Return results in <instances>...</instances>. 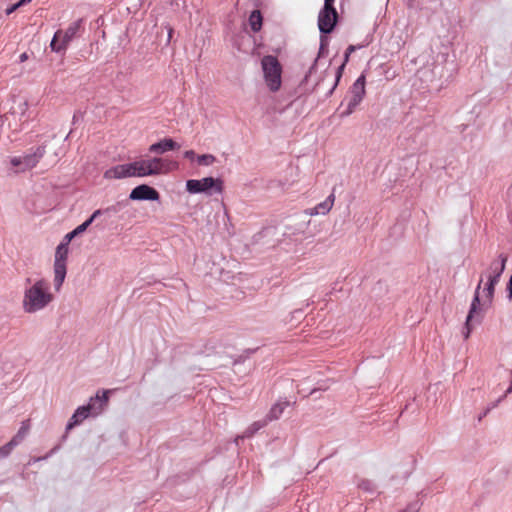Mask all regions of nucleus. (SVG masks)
I'll list each match as a JSON object with an SVG mask.
<instances>
[{"label":"nucleus","instance_id":"7c9ffc66","mask_svg":"<svg viewBox=\"0 0 512 512\" xmlns=\"http://www.w3.org/2000/svg\"><path fill=\"white\" fill-rule=\"evenodd\" d=\"M28 59V54L26 52L20 54L19 60L20 62H25Z\"/></svg>","mask_w":512,"mask_h":512},{"label":"nucleus","instance_id":"6ab92c4d","mask_svg":"<svg viewBox=\"0 0 512 512\" xmlns=\"http://www.w3.org/2000/svg\"><path fill=\"white\" fill-rule=\"evenodd\" d=\"M30 429L28 421L22 422L21 427L15 434V436L9 441L14 447L18 446L27 436Z\"/></svg>","mask_w":512,"mask_h":512},{"label":"nucleus","instance_id":"f8f14e48","mask_svg":"<svg viewBox=\"0 0 512 512\" xmlns=\"http://www.w3.org/2000/svg\"><path fill=\"white\" fill-rule=\"evenodd\" d=\"M103 177L106 180H121L138 177L136 163L133 161L112 166L104 172Z\"/></svg>","mask_w":512,"mask_h":512},{"label":"nucleus","instance_id":"423d86ee","mask_svg":"<svg viewBox=\"0 0 512 512\" xmlns=\"http://www.w3.org/2000/svg\"><path fill=\"white\" fill-rule=\"evenodd\" d=\"M484 283L483 276L480 278V281L475 289L474 296L470 305V309L465 321V327L463 331V336L465 339H468L473 325L472 322L475 320L476 322H480L485 311L490 307L491 304H485V299L481 300V289L482 284Z\"/></svg>","mask_w":512,"mask_h":512},{"label":"nucleus","instance_id":"9b49d317","mask_svg":"<svg viewBox=\"0 0 512 512\" xmlns=\"http://www.w3.org/2000/svg\"><path fill=\"white\" fill-rule=\"evenodd\" d=\"M79 26V22H74L66 30H57L50 43L51 50L57 53L65 51L69 43L75 37Z\"/></svg>","mask_w":512,"mask_h":512},{"label":"nucleus","instance_id":"2eb2a0df","mask_svg":"<svg viewBox=\"0 0 512 512\" xmlns=\"http://www.w3.org/2000/svg\"><path fill=\"white\" fill-rule=\"evenodd\" d=\"M506 262L507 256H505L504 254H500L497 259L493 260L490 263L489 267L486 269L484 273V277L487 280L499 282V279L505 270Z\"/></svg>","mask_w":512,"mask_h":512},{"label":"nucleus","instance_id":"aec40b11","mask_svg":"<svg viewBox=\"0 0 512 512\" xmlns=\"http://www.w3.org/2000/svg\"><path fill=\"white\" fill-rule=\"evenodd\" d=\"M262 15L259 10H254L249 16V25L253 32H258L262 27Z\"/></svg>","mask_w":512,"mask_h":512},{"label":"nucleus","instance_id":"1a4fd4ad","mask_svg":"<svg viewBox=\"0 0 512 512\" xmlns=\"http://www.w3.org/2000/svg\"><path fill=\"white\" fill-rule=\"evenodd\" d=\"M365 83L366 81L364 75L359 76L355 80L350 90L348 91L346 99L341 103V107H344V109L340 112L341 118H345L351 115L357 106L362 102L366 92Z\"/></svg>","mask_w":512,"mask_h":512},{"label":"nucleus","instance_id":"2f4dec72","mask_svg":"<svg viewBox=\"0 0 512 512\" xmlns=\"http://www.w3.org/2000/svg\"><path fill=\"white\" fill-rule=\"evenodd\" d=\"M317 65H318V59H316V60H315V63H314V65L310 68L309 73H308V75L306 76V78H307L308 76H310V75L313 73V71L315 70V68H316V66H317Z\"/></svg>","mask_w":512,"mask_h":512},{"label":"nucleus","instance_id":"cd10ccee","mask_svg":"<svg viewBox=\"0 0 512 512\" xmlns=\"http://www.w3.org/2000/svg\"><path fill=\"white\" fill-rule=\"evenodd\" d=\"M507 298L509 301H512V275L507 284Z\"/></svg>","mask_w":512,"mask_h":512},{"label":"nucleus","instance_id":"7ed1b4c3","mask_svg":"<svg viewBox=\"0 0 512 512\" xmlns=\"http://www.w3.org/2000/svg\"><path fill=\"white\" fill-rule=\"evenodd\" d=\"M110 392V390L97 391L96 395L89 399L87 405L80 406L75 410L66 426V429H72L74 426L80 424L90 415H100L108 404Z\"/></svg>","mask_w":512,"mask_h":512},{"label":"nucleus","instance_id":"b1692460","mask_svg":"<svg viewBox=\"0 0 512 512\" xmlns=\"http://www.w3.org/2000/svg\"><path fill=\"white\" fill-rule=\"evenodd\" d=\"M14 448L10 442L0 447V460L8 457Z\"/></svg>","mask_w":512,"mask_h":512},{"label":"nucleus","instance_id":"39448f33","mask_svg":"<svg viewBox=\"0 0 512 512\" xmlns=\"http://www.w3.org/2000/svg\"><path fill=\"white\" fill-rule=\"evenodd\" d=\"M46 153V146L32 147L26 152L10 156L8 159L10 167L16 173H24L35 168Z\"/></svg>","mask_w":512,"mask_h":512},{"label":"nucleus","instance_id":"393cba45","mask_svg":"<svg viewBox=\"0 0 512 512\" xmlns=\"http://www.w3.org/2000/svg\"><path fill=\"white\" fill-rule=\"evenodd\" d=\"M93 223L92 219L88 218L87 220H85L82 224L78 225L75 229L77 230V232L80 234H82L83 232H85L87 230V228Z\"/></svg>","mask_w":512,"mask_h":512},{"label":"nucleus","instance_id":"f3484780","mask_svg":"<svg viewBox=\"0 0 512 512\" xmlns=\"http://www.w3.org/2000/svg\"><path fill=\"white\" fill-rule=\"evenodd\" d=\"M335 195L331 193L323 202L317 204L315 207L306 210L309 216L326 215L330 212L334 205Z\"/></svg>","mask_w":512,"mask_h":512},{"label":"nucleus","instance_id":"6e6552de","mask_svg":"<svg viewBox=\"0 0 512 512\" xmlns=\"http://www.w3.org/2000/svg\"><path fill=\"white\" fill-rule=\"evenodd\" d=\"M138 178L168 174L172 169V162L161 157L136 160Z\"/></svg>","mask_w":512,"mask_h":512},{"label":"nucleus","instance_id":"f257e3e1","mask_svg":"<svg viewBox=\"0 0 512 512\" xmlns=\"http://www.w3.org/2000/svg\"><path fill=\"white\" fill-rule=\"evenodd\" d=\"M27 285L23 291L22 309L27 314H35L45 310L54 300L49 282L43 278L31 281L26 280Z\"/></svg>","mask_w":512,"mask_h":512},{"label":"nucleus","instance_id":"20e7f679","mask_svg":"<svg viewBox=\"0 0 512 512\" xmlns=\"http://www.w3.org/2000/svg\"><path fill=\"white\" fill-rule=\"evenodd\" d=\"M29 101L26 98L19 97L13 100L9 112L5 116L8 128L13 134L22 131L31 119L29 110Z\"/></svg>","mask_w":512,"mask_h":512},{"label":"nucleus","instance_id":"473e14b6","mask_svg":"<svg viewBox=\"0 0 512 512\" xmlns=\"http://www.w3.org/2000/svg\"><path fill=\"white\" fill-rule=\"evenodd\" d=\"M333 3H334V0H324V5H326V6H331V5H333Z\"/></svg>","mask_w":512,"mask_h":512},{"label":"nucleus","instance_id":"dca6fc26","mask_svg":"<svg viewBox=\"0 0 512 512\" xmlns=\"http://www.w3.org/2000/svg\"><path fill=\"white\" fill-rule=\"evenodd\" d=\"M180 145L171 138L161 139L159 142L149 146L148 151L151 154L161 155L171 150L179 149Z\"/></svg>","mask_w":512,"mask_h":512},{"label":"nucleus","instance_id":"a211bd4d","mask_svg":"<svg viewBox=\"0 0 512 512\" xmlns=\"http://www.w3.org/2000/svg\"><path fill=\"white\" fill-rule=\"evenodd\" d=\"M497 283L498 282L496 281L486 279V282L484 283V287L482 289V298L485 299V304H492L495 286L497 285Z\"/></svg>","mask_w":512,"mask_h":512},{"label":"nucleus","instance_id":"c9c22d12","mask_svg":"<svg viewBox=\"0 0 512 512\" xmlns=\"http://www.w3.org/2000/svg\"><path fill=\"white\" fill-rule=\"evenodd\" d=\"M511 392H512V381H511V385L508 387L506 393L508 394V393H511Z\"/></svg>","mask_w":512,"mask_h":512},{"label":"nucleus","instance_id":"0eeeda50","mask_svg":"<svg viewBox=\"0 0 512 512\" xmlns=\"http://www.w3.org/2000/svg\"><path fill=\"white\" fill-rule=\"evenodd\" d=\"M261 68L266 86L271 92H277L282 84V66L278 59L272 55L264 56Z\"/></svg>","mask_w":512,"mask_h":512},{"label":"nucleus","instance_id":"9d476101","mask_svg":"<svg viewBox=\"0 0 512 512\" xmlns=\"http://www.w3.org/2000/svg\"><path fill=\"white\" fill-rule=\"evenodd\" d=\"M186 190L190 194L204 193L211 195L212 193H222L223 181L219 178L204 177L202 179H190L186 181Z\"/></svg>","mask_w":512,"mask_h":512},{"label":"nucleus","instance_id":"c756f323","mask_svg":"<svg viewBox=\"0 0 512 512\" xmlns=\"http://www.w3.org/2000/svg\"><path fill=\"white\" fill-rule=\"evenodd\" d=\"M103 212H104V211H103L102 209H97V210H95V211L92 213V215H91L89 218H90V219H92V221L94 222V220H95L97 217H99L100 215H102V214H103Z\"/></svg>","mask_w":512,"mask_h":512},{"label":"nucleus","instance_id":"4468645a","mask_svg":"<svg viewBox=\"0 0 512 512\" xmlns=\"http://www.w3.org/2000/svg\"><path fill=\"white\" fill-rule=\"evenodd\" d=\"M129 198L134 201H158L160 195L153 187L141 184L132 189Z\"/></svg>","mask_w":512,"mask_h":512},{"label":"nucleus","instance_id":"f03ea898","mask_svg":"<svg viewBox=\"0 0 512 512\" xmlns=\"http://www.w3.org/2000/svg\"><path fill=\"white\" fill-rule=\"evenodd\" d=\"M78 235L79 233L76 229L67 233L55 249L53 260V287L56 292L61 290L66 279L69 244L72 239Z\"/></svg>","mask_w":512,"mask_h":512},{"label":"nucleus","instance_id":"a878e982","mask_svg":"<svg viewBox=\"0 0 512 512\" xmlns=\"http://www.w3.org/2000/svg\"><path fill=\"white\" fill-rule=\"evenodd\" d=\"M420 503L418 501L409 504L405 509L400 512H419Z\"/></svg>","mask_w":512,"mask_h":512},{"label":"nucleus","instance_id":"bb28decb","mask_svg":"<svg viewBox=\"0 0 512 512\" xmlns=\"http://www.w3.org/2000/svg\"><path fill=\"white\" fill-rule=\"evenodd\" d=\"M22 7L20 2H16L15 4L9 6L6 10H5V13L6 15H11L13 12H15L18 8Z\"/></svg>","mask_w":512,"mask_h":512},{"label":"nucleus","instance_id":"ddd939ff","mask_svg":"<svg viewBox=\"0 0 512 512\" xmlns=\"http://www.w3.org/2000/svg\"><path fill=\"white\" fill-rule=\"evenodd\" d=\"M337 21V12L333 5L322 8L318 15V27L320 32L328 34L330 33Z\"/></svg>","mask_w":512,"mask_h":512},{"label":"nucleus","instance_id":"4be33fe9","mask_svg":"<svg viewBox=\"0 0 512 512\" xmlns=\"http://www.w3.org/2000/svg\"><path fill=\"white\" fill-rule=\"evenodd\" d=\"M287 406V403H277L275 404L269 413V418L271 420L278 419L283 413L284 408Z\"/></svg>","mask_w":512,"mask_h":512},{"label":"nucleus","instance_id":"5701e85b","mask_svg":"<svg viewBox=\"0 0 512 512\" xmlns=\"http://www.w3.org/2000/svg\"><path fill=\"white\" fill-rule=\"evenodd\" d=\"M199 165L211 166L216 162V157L212 154H203L196 158Z\"/></svg>","mask_w":512,"mask_h":512},{"label":"nucleus","instance_id":"412c9836","mask_svg":"<svg viewBox=\"0 0 512 512\" xmlns=\"http://www.w3.org/2000/svg\"><path fill=\"white\" fill-rule=\"evenodd\" d=\"M354 50H355V47H354V46H352V45H350V46L347 48V50H346V52H345V56H344V62H343V63H342L338 68H337V71H336V73H335V83H334V86H333L332 90L337 86V84H338V82H339V80H340V78H341V76H342L343 69H344V67H345L346 63H347V62H348V60H349V56H350V54H351Z\"/></svg>","mask_w":512,"mask_h":512},{"label":"nucleus","instance_id":"f704fd0d","mask_svg":"<svg viewBox=\"0 0 512 512\" xmlns=\"http://www.w3.org/2000/svg\"><path fill=\"white\" fill-rule=\"evenodd\" d=\"M360 487H362L363 489H366V490L369 489L368 483L366 484L365 482L361 483Z\"/></svg>","mask_w":512,"mask_h":512},{"label":"nucleus","instance_id":"c85d7f7f","mask_svg":"<svg viewBox=\"0 0 512 512\" xmlns=\"http://www.w3.org/2000/svg\"><path fill=\"white\" fill-rule=\"evenodd\" d=\"M184 157L187 158V159H190V160H193V159L197 158L196 154H195V152L193 150L185 151L184 152Z\"/></svg>","mask_w":512,"mask_h":512},{"label":"nucleus","instance_id":"72a5a7b5","mask_svg":"<svg viewBox=\"0 0 512 512\" xmlns=\"http://www.w3.org/2000/svg\"><path fill=\"white\" fill-rule=\"evenodd\" d=\"M32 0H19L21 6H24V5H27L31 2Z\"/></svg>","mask_w":512,"mask_h":512}]
</instances>
